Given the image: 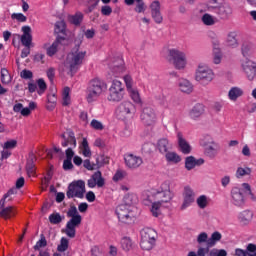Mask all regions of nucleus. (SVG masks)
<instances>
[{
    "mask_svg": "<svg viewBox=\"0 0 256 256\" xmlns=\"http://www.w3.org/2000/svg\"><path fill=\"white\" fill-rule=\"evenodd\" d=\"M37 86H38V90H37L38 95H43V93L47 91V83H45L44 79L42 78L38 79Z\"/></svg>",
    "mask_w": 256,
    "mask_h": 256,
    "instance_id": "603ef678",
    "label": "nucleus"
},
{
    "mask_svg": "<svg viewBox=\"0 0 256 256\" xmlns=\"http://www.w3.org/2000/svg\"><path fill=\"white\" fill-rule=\"evenodd\" d=\"M128 93L137 105H141V94H139V90L137 88H132L131 90H128Z\"/></svg>",
    "mask_w": 256,
    "mask_h": 256,
    "instance_id": "79ce46f5",
    "label": "nucleus"
},
{
    "mask_svg": "<svg viewBox=\"0 0 256 256\" xmlns=\"http://www.w3.org/2000/svg\"><path fill=\"white\" fill-rule=\"evenodd\" d=\"M177 141L181 153H183V155H189L192 151L191 144L185 139L183 133L177 132Z\"/></svg>",
    "mask_w": 256,
    "mask_h": 256,
    "instance_id": "6ab92c4d",
    "label": "nucleus"
},
{
    "mask_svg": "<svg viewBox=\"0 0 256 256\" xmlns=\"http://www.w3.org/2000/svg\"><path fill=\"white\" fill-rule=\"evenodd\" d=\"M119 223L122 225H133L135 223V211L129 204H120L115 209Z\"/></svg>",
    "mask_w": 256,
    "mask_h": 256,
    "instance_id": "39448f33",
    "label": "nucleus"
},
{
    "mask_svg": "<svg viewBox=\"0 0 256 256\" xmlns=\"http://www.w3.org/2000/svg\"><path fill=\"white\" fill-rule=\"evenodd\" d=\"M13 190H9L4 196L3 198L0 200V209L5 208V203H7V201H11V195H13Z\"/></svg>",
    "mask_w": 256,
    "mask_h": 256,
    "instance_id": "4d7b16f0",
    "label": "nucleus"
},
{
    "mask_svg": "<svg viewBox=\"0 0 256 256\" xmlns=\"http://www.w3.org/2000/svg\"><path fill=\"white\" fill-rule=\"evenodd\" d=\"M22 35L20 37V41L24 47H31V43H33V35L31 34L30 26L22 27Z\"/></svg>",
    "mask_w": 256,
    "mask_h": 256,
    "instance_id": "4be33fe9",
    "label": "nucleus"
},
{
    "mask_svg": "<svg viewBox=\"0 0 256 256\" xmlns=\"http://www.w3.org/2000/svg\"><path fill=\"white\" fill-rule=\"evenodd\" d=\"M21 79H33V72L31 70L24 69L20 72Z\"/></svg>",
    "mask_w": 256,
    "mask_h": 256,
    "instance_id": "338daca9",
    "label": "nucleus"
},
{
    "mask_svg": "<svg viewBox=\"0 0 256 256\" xmlns=\"http://www.w3.org/2000/svg\"><path fill=\"white\" fill-rule=\"evenodd\" d=\"M178 87L185 95H191V93H193V83H191V81H189L187 78H180L178 80Z\"/></svg>",
    "mask_w": 256,
    "mask_h": 256,
    "instance_id": "5701e85b",
    "label": "nucleus"
},
{
    "mask_svg": "<svg viewBox=\"0 0 256 256\" xmlns=\"http://www.w3.org/2000/svg\"><path fill=\"white\" fill-rule=\"evenodd\" d=\"M156 149L161 155H165L170 149H173V144L167 138H161L156 144Z\"/></svg>",
    "mask_w": 256,
    "mask_h": 256,
    "instance_id": "b1692460",
    "label": "nucleus"
},
{
    "mask_svg": "<svg viewBox=\"0 0 256 256\" xmlns=\"http://www.w3.org/2000/svg\"><path fill=\"white\" fill-rule=\"evenodd\" d=\"M241 221H251L253 219V212L251 210H244L239 214Z\"/></svg>",
    "mask_w": 256,
    "mask_h": 256,
    "instance_id": "5fc2aeb1",
    "label": "nucleus"
},
{
    "mask_svg": "<svg viewBox=\"0 0 256 256\" xmlns=\"http://www.w3.org/2000/svg\"><path fill=\"white\" fill-rule=\"evenodd\" d=\"M62 105L63 107H69L71 105V88L67 86L62 90Z\"/></svg>",
    "mask_w": 256,
    "mask_h": 256,
    "instance_id": "2f4dec72",
    "label": "nucleus"
},
{
    "mask_svg": "<svg viewBox=\"0 0 256 256\" xmlns=\"http://www.w3.org/2000/svg\"><path fill=\"white\" fill-rule=\"evenodd\" d=\"M196 196L197 194L195 193V190L191 188V186H185L182 193L183 202L180 207L181 211H185V209H189V207H191V205L195 203Z\"/></svg>",
    "mask_w": 256,
    "mask_h": 256,
    "instance_id": "ddd939ff",
    "label": "nucleus"
},
{
    "mask_svg": "<svg viewBox=\"0 0 256 256\" xmlns=\"http://www.w3.org/2000/svg\"><path fill=\"white\" fill-rule=\"evenodd\" d=\"M205 163V160L203 158L196 159L193 156H188L185 159V167L187 171H191L195 169V167H200V165H203Z\"/></svg>",
    "mask_w": 256,
    "mask_h": 256,
    "instance_id": "393cba45",
    "label": "nucleus"
},
{
    "mask_svg": "<svg viewBox=\"0 0 256 256\" xmlns=\"http://www.w3.org/2000/svg\"><path fill=\"white\" fill-rule=\"evenodd\" d=\"M106 91L107 83L99 78H94L88 84L86 100L89 103H93V101H97Z\"/></svg>",
    "mask_w": 256,
    "mask_h": 256,
    "instance_id": "20e7f679",
    "label": "nucleus"
},
{
    "mask_svg": "<svg viewBox=\"0 0 256 256\" xmlns=\"http://www.w3.org/2000/svg\"><path fill=\"white\" fill-rule=\"evenodd\" d=\"M87 57V51L79 50V48L73 49L64 62L65 70L68 71V75L73 77L77 71L81 69L85 59Z\"/></svg>",
    "mask_w": 256,
    "mask_h": 256,
    "instance_id": "f03ea898",
    "label": "nucleus"
},
{
    "mask_svg": "<svg viewBox=\"0 0 256 256\" xmlns=\"http://www.w3.org/2000/svg\"><path fill=\"white\" fill-rule=\"evenodd\" d=\"M230 197L231 203L235 205V207H243L245 205V189H243V187H232Z\"/></svg>",
    "mask_w": 256,
    "mask_h": 256,
    "instance_id": "f8f14e48",
    "label": "nucleus"
},
{
    "mask_svg": "<svg viewBox=\"0 0 256 256\" xmlns=\"http://www.w3.org/2000/svg\"><path fill=\"white\" fill-rule=\"evenodd\" d=\"M165 158L168 163H181V156L177 154V152H169V150L165 153Z\"/></svg>",
    "mask_w": 256,
    "mask_h": 256,
    "instance_id": "c9c22d12",
    "label": "nucleus"
},
{
    "mask_svg": "<svg viewBox=\"0 0 256 256\" xmlns=\"http://www.w3.org/2000/svg\"><path fill=\"white\" fill-rule=\"evenodd\" d=\"M150 11L152 19H154L155 23H163V15H161V3L158 0L153 1L150 4Z\"/></svg>",
    "mask_w": 256,
    "mask_h": 256,
    "instance_id": "a211bd4d",
    "label": "nucleus"
},
{
    "mask_svg": "<svg viewBox=\"0 0 256 256\" xmlns=\"http://www.w3.org/2000/svg\"><path fill=\"white\" fill-rule=\"evenodd\" d=\"M255 54V46L251 43H244L242 45V55L243 57H252Z\"/></svg>",
    "mask_w": 256,
    "mask_h": 256,
    "instance_id": "f704fd0d",
    "label": "nucleus"
},
{
    "mask_svg": "<svg viewBox=\"0 0 256 256\" xmlns=\"http://www.w3.org/2000/svg\"><path fill=\"white\" fill-rule=\"evenodd\" d=\"M59 45V40L54 41L52 45L47 48V56L53 57V55H55V53H57V51L59 50Z\"/></svg>",
    "mask_w": 256,
    "mask_h": 256,
    "instance_id": "49530a36",
    "label": "nucleus"
},
{
    "mask_svg": "<svg viewBox=\"0 0 256 256\" xmlns=\"http://www.w3.org/2000/svg\"><path fill=\"white\" fill-rule=\"evenodd\" d=\"M67 217H70V220L66 223L62 233H65V235L70 237V239H74L75 235H77V227L81 225L83 217H81V214H79V210H77L76 206H70L67 211Z\"/></svg>",
    "mask_w": 256,
    "mask_h": 256,
    "instance_id": "7ed1b4c3",
    "label": "nucleus"
},
{
    "mask_svg": "<svg viewBox=\"0 0 256 256\" xmlns=\"http://www.w3.org/2000/svg\"><path fill=\"white\" fill-rule=\"evenodd\" d=\"M209 203H211V198L204 194L200 195L196 199V204L198 205L199 209H207V207H209Z\"/></svg>",
    "mask_w": 256,
    "mask_h": 256,
    "instance_id": "72a5a7b5",
    "label": "nucleus"
},
{
    "mask_svg": "<svg viewBox=\"0 0 256 256\" xmlns=\"http://www.w3.org/2000/svg\"><path fill=\"white\" fill-rule=\"evenodd\" d=\"M242 187L245 193L249 195L251 201H256V195L253 193V191H251V185H249V183H242Z\"/></svg>",
    "mask_w": 256,
    "mask_h": 256,
    "instance_id": "6e6d98bb",
    "label": "nucleus"
},
{
    "mask_svg": "<svg viewBox=\"0 0 256 256\" xmlns=\"http://www.w3.org/2000/svg\"><path fill=\"white\" fill-rule=\"evenodd\" d=\"M69 21L72 23V25H81L83 22V13L77 12L75 15L69 16Z\"/></svg>",
    "mask_w": 256,
    "mask_h": 256,
    "instance_id": "37998d69",
    "label": "nucleus"
},
{
    "mask_svg": "<svg viewBox=\"0 0 256 256\" xmlns=\"http://www.w3.org/2000/svg\"><path fill=\"white\" fill-rule=\"evenodd\" d=\"M241 70L248 81H253L256 78V63L253 60H243L241 62Z\"/></svg>",
    "mask_w": 256,
    "mask_h": 256,
    "instance_id": "4468645a",
    "label": "nucleus"
},
{
    "mask_svg": "<svg viewBox=\"0 0 256 256\" xmlns=\"http://www.w3.org/2000/svg\"><path fill=\"white\" fill-rule=\"evenodd\" d=\"M2 147L8 150L15 149V147H17V140L15 139L8 140L4 143V145H2Z\"/></svg>",
    "mask_w": 256,
    "mask_h": 256,
    "instance_id": "69168bd1",
    "label": "nucleus"
},
{
    "mask_svg": "<svg viewBox=\"0 0 256 256\" xmlns=\"http://www.w3.org/2000/svg\"><path fill=\"white\" fill-rule=\"evenodd\" d=\"M201 21H202L203 25H206V27H213V25H215L217 23V17H215L209 13H205L202 15Z\"/></svg>",
    "mask_w": 256,
    "mask_h": 256,
    "instance_id": "7c9ffc66",
    "label": "nucleus"
},
{
    "mask_svg": "<svg viewBox=\"0 0 256 256\" xmlns=\"http://www.w3.org/2000/svg\"><path fill=\"white\" fill-rule=\"evenodd\" d=\"M140 247L143 251H151L157 244V231L153 228H144L140 231Z\"/></svg>",
    "mask_w": 256,
    "mask_h": 256,
    "instance_id": "423d86ee",
    "label": "nucleus"
},
{
    "mask_svg": "<svg viewBox=\"0 0 256 256\" xmlns=\"http://www.w3.org/2000/svg\"><path fill=\"white\" fill-rule=\"evenodd\" d=\"M244 93L242 88L234 86L228 91V99L235 102L239 97H243Z\"/></svg>",
    "mask_w": 256,
    "mask_h": 256,
    "instance_id": "cd10ccee",
    "label": "nucleus"
},
{
    "mask_svg": "<svg viewBox=\"0 0 256 256\" xmlns=\"http://www.w3.org/2000/svg\"><path fill=\"white\" fill-rule=\"evenodd\" d=\"M174 196L173 191H171V184L169 181H165L157 189L145 192L143 203L151 205L150 211L153 217H159L161 215V208L169 207Z\"/></svg>",
    "mask_w": 256,
    "mask_h": 256,
    "instance_id": "f257e3e1",
    "label": "nucleus"
},
{
    "mask_svg": "<svg viewBox=\"0 0 256 256\" xmlns=\"http://www.w3.org/2000/svg\"><path fill=\"white\" fill-rule=\"evenodd\" d=\"M42 247H47V239L45 238V235H40V240L36 242V245L34 246L35 251H41Z\"/></svg>",
    "mask_w": 256,
    "mask_h": 256,
    "instance_id": "8fccbe9b",
    "label": "nucleus"
},
{
    "mask_svg": "<svg viewBox=\"0 0 256 256\" xmlns=\"http://www.w3.org/2000/svg\"><path fill=\"white\" fill-rule=\"evenodd\" d=\"M135 112V104L131 101H123L116 108V116L122 121L133 119V117H135Z\"/></svg>",
    "mask_w": 256,
    "mask_h": 256,
    "instance_id": "1a4fd4ad",
    "label": "nucleus"
},
{
    "mask_svg": "<svg viewBox=\"0 0 256 256\" xmlns=\"http://www.w3.org/2000/svg\"><path fill=\"white\" fill-rule=\"evenodd\" d=\"M65 21H58L55 24V33H65Z\"/></svg>",
    "mask_w": 256,
    "mask_h": 256,
    "instance_id": "0e129e2a",
    "label": "nucleus"
},
{
    "mask_svg": "<svg viewBox=\"0 0 256 256\" xmlns=\"http://www.w3.org/2000/svg\"><path fill=\"white\" fill-rule=\"evenodd\" d=\"M226 45L232 49L239 47V40L237 39V32H230L226 38Z\"/></svg>",
    "mask_w": 256,
    "mask_h": 256,
    "instance_id": "c85d7f7f",
    "label": "nucleus"
},
{
    "mask_svg": "<svg viewBox=\"0 0 256 256\" xmlns=\"http://www.w3.org/2000/svg\"><path fill=\"white\" fill-rule=\"evenodd\" d=\"M109 73L112 77H121V75L125 73V65H123V62L120 60L119 64H114L110 66Z\"/></svg>",
    "mask_w": 256,
    "mask_h": 256,
    "instance_id": "bb28decb",
    "label": "nucleus"
},
{
    "mask_svg": "<svg viewBox=\"0 0 256 256\" xmlns=\"http://www.w3.org/2000/svg\"><path fill=\"white\" fill-rule=\"evenodd\" d=\"M123 251H131L133 249V241L130 237H123L120 242Z\"/></svg>",
    "mask_w": 256,
    "mask_h": 256,
    "instance_id": "a19ab883",
    "label": "nucleus"
},
{
    "mask_svg": "<svg viewBox=\"0 0 256 256\" xmlns=\"http://www.w3.org/2000/svg\"><path fill=\"white\" fill-rule=\"evenodd\" d=\"M217 147H218L217 143L215 142H211L210 145L206 146L205 153L207 157H210L211 159H213V157L217 155Z\"/></svg>",
    "mask_w": 256,
    "mask_h": 256,
    "instance_id": "4c0bfd02",
    "label": "nucleus"
},
{
    "mask_svg": "<svg viewBox=\"0 0 256 256\" xmlns=\"http://www.w3.org/2000/svg\"><path fill=\"white\" fill-rule=\"evenodd\" d=\"M49 221L52 225H59L63 221V217L59 213H52L49 216Z\"/></svg>",
    "mask_w": 256,
    "mask_h": 256,
    "instance_id": "09e8293b",
    "label": "nucleus"
},
{
    "mask_svg": "<svg viewBox=\"0 0 256 256\" xmlns=\"http://www.w3.org/2000/svg\"><path fill=\"white\" fill-rule=\"evenodd\" d=\"M141 120L144 125H155L157 123V113L152 107H145L141 113Z\"/></svg>",
    "mask_w": 256,
    "mask_h": 256,
    "instance_id": "2eb2a0df",
    "label": "nucleus"
},
{
    "mask_svg": "<svg viewBox=\"0 0 256 256\" xmlns=\"http://www.w3.org/2000/svg\"><path fill=\"white\" fill-rule=\"evenodd\" d=\"M124 161L128 169H139L143 165V158L131 153L125 154Z\"/></svg>",
    "mask_w": 256,
    "mask_h": 256,
    "instance_id": "dca6fc26",
    "label": "nucleus"
},
{
    "mask_svg": "<svg viewBox=\"0 0 256 256\" xmlns=\"http://www.w3.org/2000/svg\"><path fill=\"white\" fill-rule=\"evenodd\" d=\"M215 79V72L206 64H199L195 72V80L201 85H209Z\"/></svg>",
    "mask_w": 256,
    "mask_h": 256,
    "instance_id": "6e6552de",
    "label": "nucleus"
},
{
    "mask_svg": "<svg viewBox=\"0 0 256 256\" xmlns=\"http://www.w3.org/2000/svg\"><path fill=\"white\" fill-rule=\"evenodd\" d=\"M80 151L84 157H91V148L89 147L87 138H83L80 144Z\"/></svg>",
    "mask_w": 256,
    "mask_h": 256,
    "instance_id": "e433bc0d",
    "label": "nucleus"
},
{
    "mask_svg": "<svg viewBox=\"0 0 256 256\" xmlns=\"http://www.w3.org/2000/svg\"><path fill=\"white\" fill-rule=\"evenodd\" d=\"M13 81V77H11V74L9 73V70L6 68L1 69V83L3 85H9Z\"/></svg>",
    "mask_w": 256,
    "mask_h": 256,
    "instance_id": "ea45409f",
    "label": "nucleus"
},
{
    "mask_svg": "<svg viewBox=\"0 0 256 256\" xmlns=\"http://www.w3.org/2000/svg\"><path fill=\"white\" fill-rule=\"evenodd\" d=\"M87 186L89 189H95V187H105V178H103L101 171H96L94 174H92L90 179L87 181Z\"/></svg>",
    "mask_w": 256,
    "mask_h": 256,
    "instance_id": "f3484780",
    "label": "nucleus"
},
{
    "mask_svg": "<svg viewBox=\"0 0 256 256\" xmlns=\"http://www.w3.org/2000/svg\"><path fill=\"white\" fill-rule=\"evenodd\" d=\"M203 113H205V106L203 104L198 103L194 105L192 109H190L189 117L190 119H193L194 121H196V119H199V117H201Z\"/></svg>",
    "mask_w": 256,
    "mask_h": 256,
    "instance_id": "a878e982",
    "label": "nucleus"
},
{
    "mask_svg": "<svg viewBox=\"0 0 256 256\" xmlns=\"http://www.w3.org/2000/svg\"><path fill=\"white\" fill-rule=\"evenodd\" d=\"M85 181L75 180L68 186L66 196L68 199H83L85 197Z\"/></svg>",
    "mask_w": 256,
    "mask_h": 256,
    "instance_id": "9d476101",
    "label": "nucleus"
},
{
    "mask_svg": "<svg viewBox=\"0 0 256 256\" xmlns=\"http://www.w3.org/2000/svg\"><path fill=\"white\" fill-rule=\"evenodd\" d=\"M208 241H209V235L206 232H201L197 236V243L199 245H203V243H208Z\"/></svg>",
    "mask_w": 256,
    "mask_h": 256,
    "instance_id": "680f3d73",
    "label": "nucleus"
},
{
    "mask_svg": "<svg viewBox=\"0 0 256 256\" xmlns=\"http://www.w3.org/2000/svg\"><path fill=\"white\" fill-rule=\"evenodd\" d=\"M223 239V235H221V232L215 231L211 234L210 238L208 239L207 245L208 247H215L219 241Z\"/></svg>",
    "mask_w": 256,
    "mask_h": 256,
    "instance_id": "473e14b6",
    "label": "nucleus"
},
{
    "mask_svg": "<svg viewBox=\"0 0 256 256\" xmlns=\"http://www.w3.org/2000/svg\"><path fill=\"white\" fill-rule=\"evenodd\" d=\"M127 172L123 169H118L116 170L115 174L113 175L112 181L114 183H119V181H123L127 179Z\"/></svg>",
    "mask_w": 256,
    "mask_h": 256,
    "instance_id": "58836bf2",
    "label": "nucleus"
},
{
    "mask_svg": "<svg viewBox=\"0 0 256 256\" xmlns=\"http://www.w3.org/2000/svg\"><path fill=\"white\" fill-rule=\"evenodd\" d=\"M125 86L127 91H130L131 89H135L134 85L135 83L133 82V77L131 75L127 74L123 77Z\"/></svg>",
    "mask_w": 256,
    "mask_h": 256,
    "instance_id": "3c124183",
    "label": "nucleus"
},
{
    "mask_svg": "<svg viewBox=\"0 0 256 256\" xmlns=\"http://www.w3.org/2000/svg\"><path fill=\"white\" fill-rule=\"evenodd\" d=\"M26 171L29 177H33L35 175V162L33 161V156H31L26 163Z\"/></svg>",
    "mask_w": 256,
    "mask_h": 256,
    "instance_id": "c03bdc74",
    "label": "nucleus"
},
{
    "mask_svg": "<svg viewBox=\"0 0 256 256\" xmlns=\"http://www.w3.org/2000/svg\"><path fill=\"white\" fill-rule=\"evenodd\" d=\"M90 127H92V129H95V131H103V129H105V126H103V123H101V121L97 119H93L91 121Z\"/></svg>",
    "mask_w": 256,
    "mask_h": 256,
    "instance_id": "13d9d810",
    "label": "nucleus"
},
{
    "mask_svg": "<svg viewBox=\"0 0 256 256\" xmlns=\"http://www.w3.org/2000/svg\"><path fill=\"white\" fill-rule=\"evenodd\" d=\"M102 15H105L106 17H109L113 13V8L109 5L102 6L101 8Z\"/></svg>",
    "mask_w": 256,
    "mask_h": 256,
    "instance_id": "774afa93",
    "label": "nucleus"
},
{
    "mask_svg": "<svg viewBox=\"0 0 256 256\" xmlns=\"http://www.w3.org/2000/svg\"><path fill=\"white\" fill-rule=\"evenodd\" d=\"M11 19L18 21V23H25L27 21V16L23 13H13Z\"/></svg>",
    "mask_w": 256,
    "mask_h": 256,
    "instance_id": "052dcab7",
    "label": "nucleus"
},
{
    "mask_svg": "<svg viewBox=\"0 0 256 256\" xmlns=\"http://www.w3.org/2000/svg\"><path fill=\"white\" fill-rule=\"evenodd\" d=\"M62 147H77V139L75 138V133L73 131H67L61 135Z\"/></svg>",
    "mask_w": 256,
    "mask_h": 256,
    "instance_id": "aec40b11",
    "label": "nucleus"
},
{
    "mask_svg": "<svg viewBox=\"0 0 256 256\" xmlns=\"http://www.w3.org/2000/svg\"><path fill=\"white\" fill-rule=\"evenodd\" d=\"M210 256H227V250L213 248L210 250Z\"/></svg>",
    "mask_w": 256,
    "mask_h": 256,
    "instance_id": "e2e57ef3",
    "label": "nucleus"
},
{
    "mask_svg": "<svg viewBox=\"0 0 256 256\" xmlns=\"http://www.w3.org/2000/svg\"><path fill=\"white\" fill-rule=\"evenodd\" d=\"M252 173L251 168L249 167H238L236 170L237 179H241V177H245V175H250Z\"/></svg>",
    "mask_w": 256,
    "mask_h": 256,
    "instance_id": "de8ad7c7",
    "label": "nucleus"
},
{
    "mask_svg": "<svg viewBox=\"0 0 256 256\" xmlns=\"http://www.w3.org/2000/svg\"><path fill=\"white\" fill-rule=\"evenodd\" d=\"M213 55H214L213 63H215V65H219V63H221V60L223 59V54L221 53V49L214 48Z\"/></svg>",
    "mask_w": 256,
    "mask_h": 256,
    "instance_id": "864d4df0",
    "label": "nucleus"
},
{
    "mask_svg": "<svg viewBox=\"0 0 256 256\" xmlns=\"http://www.w3.org/2000/svg\"><path fill=\"white\" fill-rule=\"evenodd\" d=\"M107 99L111 103H119L125 99V85L120 80H112Z\"/></svg>",
    "mask_w": 256,
    "mask_h": 256,
    "instance_id": "0eeeda50",
    "label": "nucleus"
},
{
    "mask_svg": "<svg viewBox=\"0 0 256 256\" xmlns=\"http://www.w3.org/2000/svg\"><path fill=\"white\" fill-rule=\"evenodd\" d=\"M214 11L220 19H229L233 15V8L227 3L218 6Z\"/></svg>",
    "mask_w": 256,
    "mask_h": 256,
    "instance_id": "412c9836",
    "label": "nucleus"
},
{
    "mask_svg": "<svg viewBox=\"0 0 256 256\" xmlns=\"http://www.w3.org/2000/svg\"><path fill=\"white\" fill-rule=\"evenodd\" d=\"M16 214L17 211L13 206L2 208L0 211V217H2V219H11V217H15Z\"/></svg>",
    "mask_w": 256,
    "mask_h": 256,
    "instance_id": "c756f323",
    "label": "nucleus"
},
{
    "mask_svg": "<svg viewBox=\"0 0 256 256\" xmlns=\"http://www.w3.org/2000/svg\"><path fill=\"white\" fill-rule=\"evenodd\" d=\"M168 57H170L175 69H178V71H183L187 67V54L185 52L171 48L168 50Z\"/></svg>",
    "mask_w": 256,
    "mask_h": 256,
    "instance_id": "9b49d317",
    "label": "nucleus"
},
{
    "mask_svg": "<svg viewBox=\"0 0 256 256\" xmlns=\"http://www.w3.org/2000/svg\"><path fill=\"white\" fill-rule=\"evenodd\" d=\"M67 249H69V239L62 237L60 244L57 246V251H59V253H65Z\"/></svg>",
    "mask_w": 256,
    "mask_h": 256,
    "instance_id": "a18cd8bd",
    "label": "nucleus"
},
{
    "mask_svg": "<svg viewBox=\"0 0 256 256\" xmlns=\"http://www.w3.org/2000/svg\"><path fill=\"white\" fill-rule=\"evenodd\" d=\"M211 247L207 245L206 247L199 246L197 250V255L198 256H211L210 253L211 251L209 250Z\"/></svg>",
    "mask_w": 256,
    "mask_h": 256,
    "instance_id": "bf43d9fd",
    "label": "nucleus"
}]
</instances>
